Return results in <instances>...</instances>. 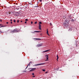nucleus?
Listing matches in <instances>:
<instances>
[{"mask_svg": "<svg viewBox=\"0 0 79 79\" xmlns=\"http://www.w3.org/2000/svg\"><path fill=\"white\" fill-rule=\"evenodd\" d=\"M68 22H65L64 23H63V26L64 28H66L67 27L69 31V26Z\"/></svg>", "mask_w": 79, "mask_h": 79, "instance_id": "nucleus-1", "label": "nucleus"}, {"mask_svg": "<svg viewBox=\"0 0 79 79\" xmlns=\"http://www.w3.org/2000/svg\"><path fill=\"white\" fill-rule=\"evenodd\" d=\"M8 32H9L10 33H11L12 32H14V33H16V32H19V31H18L17 30V29H15L13 30V31H11V30H8Z\"/></svg>", "mask_w": 79, "mask_h": 79, "instance_id": "nucleus-2", "label": "nucleus"}, {"mask_svg": "<svg viewBox=\"0 0 79 79\" xmlns=\"http://www.w3.org/2000/svg\"><path fill=\"white\" fill-rule=\"evenodd\" d=\"M44 64H45V63H42L35 64V66H39L40 65H44Z\"/></svg>", "mask_w": 79, "mask_h": 79, "instance_id": "nucleus-3", "label": "nucleus"}, {"mask_svg": "<svg viewBox=\"0 0 79 79\" xmlns=\"http://www.w3.org/2000/svg\"><path fill=\"white\" fill-rule=\"evenodd\" d=\"M31 69H32L29 71V72H31L32 71H35V70L36 69V68H34L32 69L31 68Z\"/></svg>", "mask_w": 79, "mask_h": 79, "instance_id": "nucleus-4", "label": "nucleus"}, {"mask_svg": "<svg viewBox=\"0 0 79 79\" xmlns=\"http://www.w3.org/2000/svg\"><path fill=\"white\" fill-rule=\"evenodd\" d=\"M43 45V44H37V47H42Z\"/></svg>", "mask_w": 79, "mask_h": 79, "instance_id": "nucleus-5", "label": "nucleus"}, {"mask_svg": "<svg viewBox=\"0 0 79 79\" xmlns=\"http://www.w3.org/2000/svg\"><path fill=\"white\" fill-rule=\"evenodd\" d=\"M50 50H48L46 51H44L42 52V53H47V52H48V51H49Z\"/></svg>", "mask_w": 79, "mask_h": 79, "instance_id": "nucleus-6", "label": "nucleus"}, {"mask_svg": "<svg viewBox=\"0 0 79 79\" xmlns=\"http://www.w3.org/2000/svg\"><path fill=\"white\" fill-rule=\"evenodd\" d=\"M38 24L39 25V29H40V30H41V25L40 23H39Z\"/></svg>", "mask_w": 79, "mask_h": 79, "instance_id": "nucleus-7", "label": "nucleus"}, {"mask_svg": "<svg viewBox=\"0 0 79 79\" xmlns=\"http://www.w3.org/2000/svg\"><path fill=\"white\" fill-rule=\"evenodd\" d=\"M46 58V60H48V55H45Z\"/></svg>", "mask_w": 79, "mask_h": 79, "instance_id": "nucleus-8", "label": "nucleus"}, {"mask_svg": "<svg viewBox=\"0 0 79 79\" xmlns=\"http://www.w3.org/2000/svg\"><path fill=\"white\" fill-rule=\"evenodd\" d=\"M34 39H36L37 40H40L41 39L39 38H35Z\"/></svg>", "mask_w": 79, "mask_h": 79, "instance_id": "nucleus-9", "label": "nucleus"}, {"mask_svg": "<svg viewBox=\"0 0 79 79\" xmlns=\"http://www.w3.org/2000/svg\"><path fill=\"white\" fill-rule=\"evenodd\" d=\"M39 1L41 3L42 2H44V0H39Z\"/></svg>", "mask_w": 79, "mask_h": 79, "instance_id": "nucleus-10", "label": "nucleus"}, {"mask_svg": "<svg viewBox=\"0 0 79 79\" xmlns=\"http://www.w3.org/2000/svg\"><path fill=\"white\" fill-rule=\"evenodd\" d=\"M47 34L48 35H49V34H48V29H47Z\"/></svg>", "mask_w": 79, "mask_h": 79, "instance_id": "nucleus-11", "label": "nucleus"}, {"mask_svg": "<svg viewBox=\"0 0 79 79\" xmlns=\"http://www.w3.org/2000/svg\"><path fill=\"white\" fill-rule=\"evenodd\" d=\"M34 32H40V31H35Z\"/></svg>", "mask_w": 79, "mask_h": 79, "instance_id": "nucleus-12", "label": "nucleus"}, {"mask_svg": "<svg viewBox=\"0 0 79 79\" xmlns=\"http://www.w3.org/2000/svg\"><path fill=\"white\" fill-rule=\"evenodd\" d=\"M7 14H8V15H10V14H11V12H10L9 11L7 12Z\"/></svg>", "mask_w": 79, "mask_h": 79, "instance_id": "nucleus-13", "label": "nucleus"}, {"mask_svg": "<svg viewBox=\"0 0 79 79\" xmlns=\"http://www.w3.org/2000/svg\"><path fill=\"white\" fill-rule=\"evenodd\" d=\"M56 56H57V61H58V59L59 58V57H58V55H57Z\"/></svg>", "mask_w": 79, "mask_h": 79, "instance_id": "nucleus-14", "label": "nucleus"}, {"mask_svg": "<svg viewBox=\"0 0 79 79\" xmlns=\"http://www.w3.org/2000/svg\"><path fill=\"white\" fill-rule=\"evenodd\" d=\"M5 27V26H0V27Z\"/></svg>", "mask_w": 79, "mask_h": 79, "instance_id": "nucleus-15", "label": "nucleus"}, {"mask_svg": "<svg viewBox=\"0 0 79 79\" xmlns=\"http://www.w3.org/2000/svg\"><path fill=\"white\" fill-rule=\"evenodd\" d=\"M31 63H32V62H30L29 64H28V65H29V66H30V64H31Z\"/></svg>", "mask_w": 79, "mask_h": 79, "instance_id": "nucleus-16", "label": "nucleus"}, {"mask_svg": "<svg viewBox=\"0 0 79 79\" xmlns=\"http://www.w3.org/2000/svg\"><path fill=\"white\" fill-rule=\"evenodd\" d=\"M42 71L44 72L45 71V69H42Z\"/></svg>", "mask_w": 79, "mask_h": 79, "instance_id": "nucleus-17", "label": "nucleus"}, {"mask_svg": "<svg viewBox=\"0 0 79 79\" xmlns=\"http://www.w3.org/2000/svg\"><path fill=\"white\" fill-rule=\"evenodd\" d=\"M28 66H29V65H28L27 66V67L26 69H27V67H28Z\"/></svg>", "mask_w": 79, "mask_h": 79, "instance_id": "nucleus-18", "label": "nucleus"}, {"mask_svg": "<svg viewBox=\"0 0 79 79\" xmlns=\"http://www.w3.org/2000/svg\"><path fill=\"white\" fill-rule=\"evenodd\" d=\"M50 26H52V23H50Z\"/></svg>", "mask_w": 79, "mask_h": 79, "instance_id": "nucleus-19", "label": "nucleus"}, {"mask_svg": "<svg viewBox=\"0 0 79 79\" xmlns=\"http://www.w3.org/2000/svg\"><path fill=\"white\" fill-rule=\"evenodd\" d=\"M14 23H16V20H14Z\"/></svg>", "mask_w": 79, "mask_h": 79, "instance_id": "nucleus-20", "label": "nucleus"}, {"mask_svg": "<svg viewBox=\"0 0 79 79\" xmlns=\"http://www.w3.org/2000/svg\"><path fill=\"white\" fill-rule=\"evenodd\" d=\"M37 22H35V24H37Z\"/></svg>", "mask_w": 79, "mask_h": 79, "instance_id": "nucleus-21", "label": "nucleus"}, {"mask_svg": "<svg viewBox=\"0 0 79 79\" xmlns=\"http://www.w3.org/2000/svg\"><path fill=\"white\" fill-rule=\"evenodd\" d=\"M39 24H42V22H39Z\"/></svg>", "mask_w": 79, "mask_h": 79, "instance_id": "nucleus-22", "label": "nucleus"}, {"mask_svg": "<svg viewBox=\"0 0 79 79\" xmlns=\"http://www.w3.org/2000/svg\"><path fill=\"white\" fill-rule=\"evenodd\" d=\"M32 75H33V76H34V73H32Z\"/></svg>", "mask_w": 79, "mask_h": 79, "instance_id": "nucleus-23", "label": "nucleus"}, {"mask_svg": "<svg viewBox=\"0 0 79 79\" xmlns=\"http://www.w3.org/2000/svg\"><path fill=\"white\" fill-rule=\"evenodd\" d=\"M25 21H28V19H25Z\"/></svg>", "mask_w": 79, "mask_h": 79, "instance_id": "nucleus-24", "label": "nucleus"}, {"mask_svg": "<svg viewBox=\"0 0 79 79\" xmlns=\"http://www.w3.org/2000/svg\"><path fill=\"white\" fill-rule=\"evenodd\" d=\"M35 7H38V5H37V6H35Z\"/></svg>", "mask_w": 79, "mask_h": 79, "instance_id": "nucleus-25", "label": "nucleus"}, {"mask_svg": "<svg viewBox=\"0 0 79 79\" xmlns=\"http://www.w3.org/2000/svg\"><path fill=\"white\" fill-rule=\"evenodd\" d=\"M33 23V22H31V24H32Z\"/></svg>", "mask_w": 79, "mask_h": 79, "instance_id": "nucleus-26", "label": "nucleus"}, {"mask_svg": "<svg viewBox=\"0 0 79 79\" xmlns=\"http://www.w3.org/2000/svg\"><path fill=\"white\" fill-rule=\"evenodd\" d=\"M17 23H19V20H17Z\"/></svg>", "mask_w": 79, "mask_h": 79, "instance_id": "nucleus-27", "label": "nucleus"}, {"mask_svg": "<svg viewBox=\"0 0 79 79\" xmlns=\"http://www.w3.org/2000/svg\"><path fill=\"white\" fill-rule=\"evenodd\" d=\"M27 23V21H26V22H25V23Z\"/></svg>", "mask_w": 79, "mask_h": 79, "instance_id": "nucleus-28", "label": "nucleus"}, {"mask_svg": "<svg viewBox=\"0 0 79 79\" xmlns=\"http://www.w3.org/2000/svg\"><path fill=\"white\" fill-rule=\"evenodd\" d=\"M21 23H22L23 22V21L21 20Z\"/></svg>", "mask_w": 79, "mask_h": 79, "instance_id": "nucleus-29", "label": "nucleus"}, {"mask_svg": "<svg viewBox=\"0 0 79 79\" xmlns=\"http://www.w3.org/2000/svg\"><path fill=\"white\" fill-rule=\"evenodd\" d=\"M32 33H33V34H34V33H34V32H32Z\"/></svg>", "mask_w": 79, "mask_h": 79, "instance_id": "nucleus-30", "label": "nucleus"}, {"mask_svg": "<svg viewBox=\"0 0 79 79\" xmlns=\"http://www.w3.org/2000/svg\"><path fill=\"white\" fill-rule=\"evenodd\" d=\"M6 24H8V22H6Z\"/></svg>", "mask_w": 79, "mask_h": 79, "instance_id": "nucleus-31", "label": "nucleus"}, {"mask_svg": "<svg viewBox=\"0 0 79 79\" xmlns=\"http://www.w3.org/2000/svg\"><path fill=\"white\" fill-rule=\"evenodd\" d=\"M0 21H1V22H2V20H0Z\"/></svg>", "mask_w": 79, "mask_h": 79, "instance_id": "nucleus-32", "label": "nucleus"}, {"mask_svg": "<svg viewBox=\"0 0 79 79\" xmlns=\"http://www.w3.org/2000/svg\"><path fill=\"white\" fill-rule=\"evenodd\" d=\"M10 23H11V24H12V22H10Z\"/></svg>", "mask_w": 79, "mask_h": 79, "instance_id": "nucleus-33", "label": "nucleus"}, {"mask_svg": "<svg viewBox=\"0 0 79 79\" xmlns=\"http://www.w3.org/2000/svg\"><path fill=\"white\" fill-rule=\"evenodd\" d=\"M0 26H2V25L1 24H0Z\"/></svg>", "mask_w": 79, "mask_h": 79, "instance_id": "nucleus-34", "label": "nucleus"}, {"mask_svg": "<svg viewBox=\"0 0 79 79\" xmlns=\"http://www.w3.org/2000/svg\"><path fill=\"white\" fill-rule=\"evenodd\" d=\"M10 21H12V20H10Z\"/></svg>", "mask_w": 79, "mask_h": 79, "instance_id": "nucleus-35", "label": "nucleus"}, {"mask_svg": "<svg viewBox=\"0 0 79 79\" xmlns=\"http://www.w3.org/2000/svg\"><path fill=\"white\" fill-rule=\"evenodd\" d=\"M35 77V76H34L33 77Z\"/></svg>", "mask_w": 79, "mask_h": 79, "instance_id": "nucleus-36", "label": "nucleus"}, {"mask_svg": "<svg viewBox=\"0 0 79 79\" xmlns=\"http://www.w3.org/2000/svg\"><path fill=\"white\" fill-rule=\"evenodd\" d=\"M59 68H60V67H59V68H58V69H59Z\"/></svg>", "mask_w": 79, "mask_h": 79, "instance_id": "nucleus-37", "label": "nucleus"}, {"mask_svg": "<svg viewBox=\"0 0 79 79\" xmlns=\"http://www.w3.org/2000/svg\"><path fill=\"white\" fill-rule=\"evenodd\" d=\"M46 73H47V72H46Z\"/></svg>", "mask_w": 79, "mask_h": 79, "instance_id": "nucleus-38", "label": "nucleus"}]
</instances>
